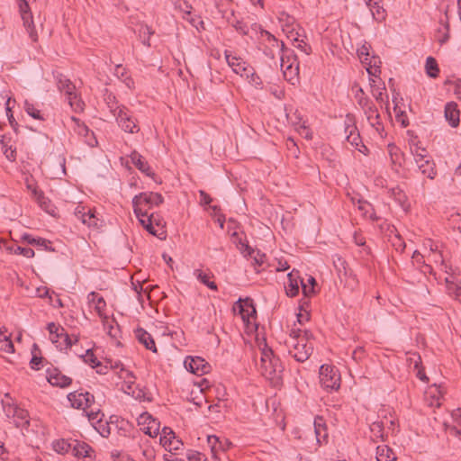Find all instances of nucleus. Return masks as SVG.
Returning a JSON list of instances; mask_svg holds the SVG:
<instances>
[{
  "label": "nucleus",
  "mask_w": 461,
  "mask_h": 461,
  "mask_svg": "<svg viewBox=\"0 0 461 461\" xmlns=\"http://www.w3.org/2000/svg\"><path fill=\"white\" fill-rule=\"evenodd\" d=\"M135 336L139 342L142 344L147 349L152 352H157V347L152 336L142 328H137L134 331Z\"/></svg>",
  "instance_id": "16"
},
{
  "label": "nucleus",
  "mask_w": 461,
  "mask_h": 461,
  "mask_svg": "<svg viewBox=\"0 0 461 461\" xmlns=\"http://www.w3.org/2000/svg\"><path fill=\"white\" fill-rule=\"evenodd\" d=\"M84 395L83 391L78 392L75 391L73 393H68V399L70 402L72 407L76 409L84 410Z\"/></svg>",
  "instance_id": "29"
},
{
  "label": "nucleus",
  "mask_w": 461,
  "mask_h": 461,
  "mask_svg": "<svg viewBox=\"0 0 461 461\" xmlns=\"http://www.w3.org/2000/svg\"><path fill=\"white\" fill-rule=\"evenodd\" d=\"M393 103L394 104L393 110L396 113V119L398 122H401V124L402 127H407L409 125V121L406 117V113L404 111H397L398 109V104H397V97L395 95L393 96Z\"/></svg>",
  "instance_id": "37"
},
{
  "label": "nucleus",
  "mask_w": 461,
  "mask_h": 461,
  "mask_svg": "<svg viewBox=\"0 0 461 461\" xmlns=\"http://www.w3.org/2000/svg\"><path fill=\"white\" fill-rule=\"evenodd\" d=\"M97 424H98V427L95 428L97 429V431L100 433V435L102 437L107 438L111 433L109 424L107 422L104 423L103 420H101Z\"/></svg>",
  "instance_id": "46"
},
{
  "label": "nucleus",
  "mask_w": 461,
  "mask_h": 461,
  "mask_svg": "<svg viewBox=\"0 0 461 461\" xmlns=\"http://www.w3.org/2000/svg\"><path fill=\"white\" fill-rule=\"evenodd\" d=\"M47 380L54 386H59L60 388H64L68 386L72 383V379L65 375H63L58 368H48L47 371Z\"/></svg>",
  "instance_id": "12"
},
{
  "label": "nucleus",
  "mask_w": 461,
  "mask_h": 461,
  "mask_svg": "<svg viewBox=\"0 0 461 461\" xmlns=\"http://www.w3.org/2000/svg\"><path fill=\"white\" fill-rule=\"evenodd\" d=\"M18 1H19V9H20L21 16L23 21V25H24L30 38L33 41H37L38 34H37V32L35 31L32 16L30 12L29 0H18Z\"/></svg>",
  "instance_id": "9"
},
{
  "label": "nucleus",
  "mask_w": 461,
  "mask_h": 461,
  "mask_svg": "<svg viewBox=\"0 0 461 461\" xmlns=\"http://www.w3.org/2000/svg\"><path fill=\"white\" fill-rule=\"evenodd\" d=\"M58 87L60 91H63L68 96V103L75 112L83 110L84 103L78 99L75 90L76 86L68 78H59L58 82Z\"/></svg>",
  "instance_id": "8"
},
{
  "label": "nucleus",
  "mask_w": 461,
  "mask_h": 461,
  "mask_svg": "<svg viewBox=\"0 0 461 461\" xmlns=\"http://www.w3.org/2000/svg\"><path fill=\"white\" fill-rule=\"evenodd\" d=\"M185 457L187 461H206L205 455L194 449H188Z\"/></svg>",
  "instance_id": "43"
},
{
  "label": "nucleus",
  "mask_w": 461,
  "mask_h": 461,
  "mask_svg": "<svg viewBox=\"0 0 461 461\" xmlns=\"http://www.w3.org/2000/svg\"><path fill=\"white\" fill-rule=\"evenodd\" d=\"M233 27L236 29L237 32L246 35L249 32V28L247 24H245L242 21L237 20L233 24Z\"/></svg>",
  "instance_id": "53"
},
{
  "label": "nucleus",
  "mask_w": 461,
  "mask_h": 461,
  "mask_svg": "<svg viewBox=\"0 0 461 461\" xmlns=\"http://www.w3.org/2000/svg\"><path fill=\"white\" fill-rule=\"evenodd\" d=\"M302 290L303 294L305 297H310L311 295L314 294L315 288L313 286H310L307 284L303 283V281H301Z\"/></svg>",
  "instance_id": "55"
},
{
  "label": "nucleus",
  "mask_w": 461,
  "mask_h": 461,
  "mask_svg": "<svg viewBox=\"0 0 461 461\" xmlns=\"http://www.w3.org/2000/svg\"><path fill=\"white\" fill-rule=\"evenodd\" d=\"M314 432H315V435H316V440L318 442V444H321L323 441H326L327 438H328V434H327V429H326V425H325V421L323 420L322 417H316L314 419Z\"/></svg>",
  "instance_id": "21"
},
{
  "label": "nucleus",
  "mask_w": 461,
  "mask_h": 461,
  "mask_svg": "<svg viewBox=\"0 0 461 461\" xmlns=\"http://www.w3.org/2000/svg\"><path fill=\"white\" fill-rule=\"evenodd\" d=\"M294 41L298 42V44L296 45V48L300 49L306 55L310 54V52L312 51L311 46H309L308 44L303 42V41H299L298 39H295Z\"/></svg>",
  "instance_id": "59"
},
{
  "label": "nucleus",
  "mask_w": 461,
  "mask_h": 461,
  "mask_svg": "<svg viewBox=\"0 0 461 461\" xmlns=\"http://www.w3.org/2000/svg\"><path fill=\"white\" fill-rule=\"evenodd\" d=\"M24 110L25 112L34 119L43 120V117L41 114V112L34 107V105L28 101L24 102Z\"/></svg>",
  "instance_id": "41"
},
{
  "label": "nucleus",
  "mask_w": 461,
  "mask_h": 461,
  "mask_svg": "<svg viewBox=\"0 0 461 461\" xmlns=\"http://www.w3.org/2000/svg\"><path fill=\"white\" fill-rule=\"evenodd\" d=\"M43 361L44 358L42 357H38L32 353V357L30 362L31 367L35 370H40L42 366Z\"/></svg>",
  "instance_id": "47"
},
{
  "label": "nucleus",
  "mask_w": 461,
  "mask_h": 461,
  "mask_svg": "<svg viewBox=\"0 0 461 461\" xmlns=\"http://www.w3.org/2000/svg\"><path fill=\"white\" fill-rule=\"evenodd\" d=\"M184 365L187 371L197 375L206 374L210 368L208 363L200 357H186Z\"/></svg>",
  "instance_id": "11"
},
{
  "label": "nucleus",
  "mask_w": 461,
  "mask_h": 461,
  "mask_svg": "<svg viewBox=\"0 0 461 461\" xmlns=\"http://www.w3.org/2000/svg\"><path fill=\"white\" fill-rule=\"evenodd\" d=\"M452 419L461 427V408H457L451 412Z\"/></svg>",
  "instance_id": "62"
},
{
  "label": "nucleus",
  "mask_w": 461,
  "mask_h": 461,
  "mask_svg": "<svg viewBox=\"0 0 461 461\" xmlns=\"http://www.w3.org/2000/svg\"><path fill=\"white\" fill-rule=\"evenodd\" d=\"M312 333L309 330H292L290 333L291 348L289 349V354L298 362H304L312 354L313 346L312 343L310 342L312 338Z\"/></svg>",
  "instance_id": "1"
},
{
  "label": "nucleus",
  "mask_w": 461,
  "mask_h": 461,
  "mask_svg": "<svg viewBox=\"0 0 461 461\" xmlns=\"http://www.w3.org/2000/svg\"><path fill=\"white\" fill-rule=\"evenodd\" d=\"M87 414V417H88V420L91 421V422H100L102 420V418L104 417V414L101 412L100 410H97V411H91L89 412L86 413Z\"/></svg>",
  "instance_id": "48"
},
{
  "label": "nucleus",
  "mask_w": 461,
  "mask_h": 461,
  "mask_svg": "<svg viewBox=\"0 0 461 461\" xmlns=\"http://www.w3.org/2000/svg\"><path fill=\"white\" fill-rule=\"evenodd\" d=\"M83 395H84V411L89 407H91V405L94 403L95 402V397L93 394H91L90 393L88 392H83Z\"/></svg>",
  "instance_id": "54"
},
{
  "label": "nucleus",
  "mask_w": 461,
  "mask_h": 461,
  "mask_svg": "<svg viewBox=\"0 0 461 461\" xmlns=\"http://www.w3.org/2000/svg\"><path fill=\"white\" fill-rule=\"evenodd\" d=\"M73 444L72 455L76 457H91V453L94 452L92 447L85 443L78 440H71Z\"/></svg>",
  "instance_id": "19"
},
{
  "label": "nucleus",
  "mask_w": 461,
  "mask_h": 461,
  "mask_svg": "<svg viewBox=\"0 0 461 461\" xmlns=\"http://www.w3.org/2000/svg\"><path fill=\"white\" fill-rule=\"evenodd\" d=\"M10 102H11V100L8 99L7 103H6V105H7V107H6V115L8 117V121H9V123L11 124V126L13 128H15V126H17V122H15V120L14 118V115H13V113H12L10 107H9Z\"/></svg>",
  "instance_id": "57"
},
{
  "label": "nucleus",
  "mask_w": 461,
  "mask_h": 461,
  "mask_svg": "<svg viewBox=\"0 0 461 461\" xmlns=\"http://www.w3.org/2000/svg\"><path fill=\"white\" fill-rule=\"evenodd\" d=\"M6 249L14 254L23 255L27 258H31L34 256V251L32 249L21 247L17 244L7 246Z\"/></svg>",
  "instance_id": "30"
},
{
  "label": "nucleus",
  "mask_w": 461,
  "mask_h": 461,
  "mask_svg": "<svg viewBox=\"0 0 461 461\" xmlns=\"http://www.w3.org/2000/svg\"><path fill=\"white\" fill-rule=\"evenodd\" d=\"M175 436V432L168 427H164L162 429V432L160 434V443L161 445H163L165 447H167V444H168V441H170L172 439V438H174Z\"/></svg>",
  "instance_id": "40"
},
{
  "label": "nucleus",
  "mask_w": 461,
  "mask_h": 461,
  "mask_svg": "<svg viewBox=\"0 0 461 461\" xmlns=\"http://www.w3.org/2000/svg\"><path fill=\"white\" fill-rule=\"evenodd\" d=\"M115 75L123 80L125 84L130 87L131 83L132 84V79L127 76L126 68H123L122 65H117L115 68Z\"/></svg>",
  "instance_id": "42"
},
{
  "label": "nucleus",
  "mask_w": 461,
  "mask_h": 461,
  "mask_svg": "<svg viewBox=\"0 0 461 461\" xmlns=\"http://www.w3.org/2000/svg\"><path fill=\"white\" fill-rule=\"evenodd\" d=\"M194 274L196 276V278L208 288L214 291L217 290L216 284L212 281H210V277L206 273H203L202 270L196 269L194 270Z\"/></svg>",
  "instance_id": "33"
},
{
  "label": "nucleus",
  "mask_w": 461,
  "mask_h": 461,
  "mask_svg": "<svg viewBox=\"0 0 461 461\" xmlns=\"http://www.w3.org/2000/svg\"><path fill=\"white\" fill-rule=\"evenodd\" d=\"M130 158L131 163L142 173L147 175L148 176H154V173L151 171L148 162L143 158V157L137 151H132L130 155Z\"/></svg>",
  "instance_id": "17"
},
{
  "label": "nucleus",
  "mask_w": 461,
  "mask_h": 461,
  "mask_svg": "<svg viewBox=\"0 0 461 461\" xmlns=\"http://www.w3.org/2000/svg\"><path fill=\"white\" fill-rule=\"evenodd\" d=\"M320 383L326 390H338L340 387V375L338 369L330 365H322L319 372Z\"/></svg>",
  "instance_id": "4"
},
{
  "label": "nucleus",
  "mask_w": 461,
  "mask_h": 461,
  "mask_svg": "<svg viewBox=\"0 0 461 461\" xmlns=\"http://www.w3.org/2000/svg\"><path fill=\"white\" fill-rule=\"evenodd\" d=\"M377 461H397L393 451L387 446H379L376 448Z\"/></svg>",
  "instance_id": "26"
},
{
  "label": "nucleus",
  "mask_w": 461,
  "mask_h": 461,
  "mask_svg": "<svg viewBox=\"0 0 461 461\" xmlns=\"http://www.w3.org/2000/svg\"><path fill=\"white\" fill-rule=\"evenodd\" d=\"M199 194H200V197H201V203L202 204L207 205V204L211 203V202L212 201L211 196L206 192H204L203 190L199 191Z\"/></svg>",
  "instance_id": "61"
},
{
  "label": "nucleus",
  "mask_w": 461,
  "mask_h": 461,
  "mask_svg": "<svg viewBox=\"0 0 461 461\" xmlns=\"http://www.w3.org/2000/svg\"><path fill=\"white\" fill-rule=\"evenodd\" d=\"M358 105L363 110L372 127L375 128L376 131L384 128L378 109L369 97L358 98Z\"/></svg>",
  "instance_id": "6"
},
{
  "label": "nucleus",
  "mask_w": 461,
  "mask_h": 461,
  "mask_svg": "<svg viewBox=\"0 0 461 461\" xmlns=\"http://www.w3.org/2000/svg\"><path fill=\"white\" fill-rule=\"evenodd\" d=\"M224 54L228 65L236 74H240L241 77L245 76L247 77H249V75H253L252 68L248 67L241 58L232 56L228 50H225Z\"/></svg>",
  "instance_id": "10"
},
{
  "label": "nucleus",
  "mask_w": 461,
  "mask_h": 461,
  "mask_svg": "<svg viewBox=\"0 0 461 461\" xmlns=\"http://www.w3.org/2000/svg\"><path fill=\"white\" fill-rule=\"evenodd\" d=\"M445 118L451 127L456 128L458 126L460 122L459 110L457 109V104L456 103L450 102L446 104Z\"/></svg>",
  "instance_id": "15"
},
{
  "label": "nucleus",
  "mask_w": 461,
  "mask_h": 461,
  "mask_svg": "<svg viewBox=\"0 0 461 461\" xmlns=\"http://www.w3.org/2000/svg\"><path fill=\"white\" fill-rule=\"evenodd\" d=\"M114 116L119 127H121V129L125 132L136 133L140 131V127L129 113L126 107H116L114 109Z\"/></svg>",
  "instance_id": "7"
},
{
  "label": "nucleus",
  "mask_w": 461,
  "mask_h": 461,
  "mask_svg": "<svg viewBox=\"0 0 461 461\" xmlns=\"http://www.w3.org/2000/svg\"><path fill=\"white\" fill-rule=\"evenodd\" d=\"M352 90L355 91V98L357 99V103H358V98L367 97L365 95V92H364L363 88L358 84H357V83L354 84V86L352 87Z\"/></svg>",
  "instance_id": "56"
},
{
  "label": "nucleus",
  "mask_w": 461,
  "mask_h": 461,
  "mask_svg": "<svg viewBox=\"0 0 461 461\" xmlns=\"http://www.w3.org/2000/svg\"><path fill=\"white\" fill-rule=\"evenodd\" d=\"M370 86L372 88V95L375 97V99L378 102L383 104L384 103V92L385 91V86L383 83V86H376L375 81L374 79H370Z\"/></svg>",
  "instance_id": "36"
},
{
  "label": "nucleus",
  "mask_w": 461,
  "mask_h": 461,
  "mask_svg": "<svg viewBox=\"0 0 461 461\" xmlns=\"http://www.w3.org/2000/svg\"><path fill=\"white\" fill-rule=\"evenodd\" d=\"M182 446H183L182 440L176 438V435H175L174 438H172V439L170 441H168L167 447L169 448V451H172V450L176 451V450L180 449Z\"/></svg>",
  "instance_id": "51"
},
{
  "label": "nucleus",
  "mask_w": 461,
  "mask_h": 461,
  "mask_svg": "<svg viewBox=\"0 0 461 461\" xmlns=\"http://www.w3.org/2000/svg\"><path fill=\"white\" fill-rule=\"evenodd\" d=\"M301 281L303 280L300 278L299 272L294 269L287 275V284L285 285L287 296L294 297L298 295L300 291L299 283Z\"/></svg>",
  "instance_id": "13"
},
{
  "label": "nucleus",
  "mask_w": 461,
  "mask_h": 461,
  "mask_svg": "<svg viewBox=\"0 0 461 461\" xmlns=\"http://www.w3.org/2000/svg\"><path fill=\"white\" fill-rule=\"evenodd\" d=\"M426 71L429 77H437L438 74V67L437 61L432 57H428L426 59Z\"/></svg>",
  "instance_id": "35"
},
{
  "label": "nucleus",
  "mask_w": 461,
  "mask_h": 461,
  "mask_svg": "<svg viewBox=\"0 0 461 461\" xmlns=\"http://www.w3.org/2000/svg\"><path fill=\"white\" fill-rule=\"evenodd\" d=\"M3 409L6 417L15 419V415L17 414L20 407L15 404L3 402Z\"/></svg>",
  "instance_id": "45"
},
{
  "label": "nucleus",
  "mask_w": 461,
  "mask_h": 461,
  "mask_svg": "<svg viewBox=\"0 0 461 461\" xmlns=\"http://www.w3.org/2000/svg\"><path fill=\"white\" fill-rule=\"evenodd\" d=\"M106 102H107V104L110 108V111L114 114V109L116 107H119L118 105H116V102H115V96L113 95H108L107 98H106Z\"/></svg>",
  "instance_id": "60"
},
{
  "label": "nucleus",
  "mask_w": 461,
  "mask_h": 461,
  "mask_svg": "<svg viewBox=\"0 0 461 461\" xmlns=\"http://www.w3.org/2000/svg\"><path fill=\"white\" fill-rule=\"evenodd\" d=\"M366 5L371 11L375 20L382 22L385 19V10L380 5V0H366Z\"/></svg>",
  "instance_id": "20"
},
{
  "label": "nucleus",
  "mask_w": 461,
  "mask_h": 461,
  "mask_svg": "<svg viewBox=\"0 0 461 461\" xmlns=\"http://www.w3.org/2000/svg\"><path fill=\"white\" fill-rule=\"evenodd\" d=\"M87 301L90 305L95 307V310L99 316H101L106 307V303L104 297L96 292H91L87 294Z\"/></svg>",
  "instance_id": "22"
},
{
  "label": "nucleus",
  "mask_w": 461,
  "mask_h": 461,
  "mask_svg": "<svg viewBox=\"0 0 461 461\" xmlns=\"http://www.w3.org/2000/svg\"><path fill=\"white\" fill-rule=\"evenodd\" d=\"M86 208L83 207V206H77L76 209H75V216L80 220L82 221V220L84 219V217H86Z\"/></svg>",
  "instance_id": "63"
},
{
  "label": "nucleus",
  "mask_w": 461,
  "mask_h": 461,
  "mask_svg": "<svg viewBox=\"0 0 461 461\" xmlns=\"http://www.w3.org/2000/svg\"><path fill=\"white\" fill-rule=\"evenodd\" d=\"M47 329L51 336H53L58 331H60V335L64 337L65 348H71L72 345L77 341V339L73 341L68 334L65 331L64 328L57 326L54 322L49 323Z\"/></svg>",
  "instance_id": "23"
},
{
  "label": "nucleus",
  "mask_w": 461,
  "mask_h": 461,
  "mask_svg": "<svg viewBox=\"0 0 461 461\" xmlns=\"http://www.w3.org/2000/svg\"><path fill=\"white\" fill-rule=\"evenodd\" d=\"M140 420L143 424H147V427L143 429L146 434L152 438L157 437L158 435L160 427L159 422L156 419H154L150 414L145 412L140 415Z\"/></svg>",
  "instance_id": "14"
},
{
  "label": "nucleus",
  "mask_w": 461,
  "mask_h": 461,
  "mask_svg": "<svg viewBox=\"0 0 461 461\" xmlns=\"http://www.w3.org/2000/svg\"><path fill=\"white\" fill-rule=\"evenodd\" d=\"M238 248H239L240 253L245 258H250L257 252V250H255L253 248H251L248 243L242 241L241 239L239 240Z\"/></svg>",
  "instance_id": "38"
},
{
  "label": "nucleus",
  "mask_w": 461,
  "mask_h": 461,
  "mask_svg": "<svg viewBox=\"0 0 461 461\" xmlns=\"http://www.w3.org/2000/svg\"><path fill=\"white\" fill-rule=\"evenodd\" d=\"M0 145L4 149V154L9 161H14L16 159V149H13L12 146L7 147L5 140H0Z\"/></svg>",
  "instance_id": "44"
},
{
  "label": "nucleus",
  "mask_w": 461,
  "mask_h": 461,
  "mask_svg": "<svg viewBox=\"0 0 461 461\" xmlns=\"http://www.w3.org/2000/svg\"><path fill=\"white\" fill-rule=\"evenodd\" d=\"M300 134L303 135L305 139L311 140L312 139V133L308 130V128L305 125H301L299 129Z\"/></svg>",
  "instance_id": "64"
},
{
  "label": "nucleus",
  "mask_w": 461,
  "mask_h": 461,
  "mask_svg": "<svg viewBox=\"0 0 461 461\" xmlns=\"http://www.w3.org/2000/svg\"><path fill=\"white\" fill-rule=\"evenodd\" d=\"M448 291L451 294H454L456 298L461 301V284H450L448 285Z\"/></svg>",
  "instance_id": "52"
},
{
  "label": "nucleus",
  "mask_w": 461,
  "mask_h": 461,
  "mask_svg": "<svg viewBox=\"0 0 461 461\" xmlns=\"http://www.w3.org/2000/svg\"><path fill=\"white\" fill-rule=\"evenodd\" d=\"M71 120L75 122L77 127V133L86 138V141L89 146L94 147L95 145L97 144V140L94 136V132L91 131L86 125H85L83 122H80L79 119L76 117H71Z\"/></svg>",
  "instance_id": "18"
},
{
  "label": "nucleus",
  "mask_w": 461,
  "mask_h": 461,
  "mask_svg": "<svg viewBox=\"0 0 461 461\" xmlns=\"http://www.w3.org/2000/svg\"><path fill=\"white\" fill-rule=\"evenodd\" d=\"M207 442L211 447L213 457H216L218 449H221L223 451L225 450L222 441H221L220 438L214 435L208 436Z\"/></svg>",
  "instance_id": "32"
},
{
  "label": "nucleus",
  "mask_w": 461,
  "mask_h": 461,
  "mask_svg": "<svg viewBox=\"0 0 461 461\" xmlns=\"http://www.w3.org/2000/svg\"><path fill=\"white\" fill-rule=\"evenodd\" d=\"M420 362L416 361L414 365L415 369H417V377L423 382H428L429 378L424 373V371L420 368Z\"/></svg>",
  "instance_id": "58"
},
{
  "label": "nucleus",
  "mask_w": 461,
  "mask_h": 461,
  "mask_svg": "<svg viewBox=\"0 0 461 461\" xmlns=\"http://www.w3.org/2000/svg\"><path fill=\"white\" fill-rule=\"evenodd\" d=\"M163 202L164 198L158 193H140L132 198L134 213L137 218H140V216H148L149 210L160 205Z\"/></svg>",
  "instance_id": "2"
},
{
  "label": "nucleus",
  "mask_w": 461,
  "mask_h": 461,
  "mask_svg": "<svg viewBox=\"0 0 461 461\" xmlns=\"http://www.w3.org/2000/svg\"><path fill=\"white\" fill-rule=\"evenodd\" d=\"M347 135V140L354 146L356 149H357L359 151L362 152V149L358 148L359 144L361 143V138L358 132H356V127L355 126H347L345 130Z\"/></svg>",
  "instance_id": "28"
},
{
  "label": "nucleus",
  "mask_w": 461,
  "mask_h": 461,
  "mask_svg": "<svg viewBox=\"0 0 461 461\" xmlns=\"http://www.w3.org/2000/svg\"><path fill=\"white\" fill-rule=\"evenodd\" d=\"M72 439H59L55 440L52 444L53 449L59 454L71 453L73 449Z\"/></svg>",
  "instance_id": "27"
},
{
  "label": "nucleus",
  "mask_w": 461,
  "mask_h": 461,
  "mask_svg": "<svg viewBox=\"0 0 461 461\" xmlns=\"http://www.w3.org/2000/svg\"><path fill=\"white\" fill-rule=\"evenodd\" d=\"M426 149L415 144V149L411 148V154L414 156L415 162L420 172L429 177L434 179L437 172L435 163L427 158Z\"/></svg>",
  "instance_id": "5"
},
{
  "label": "nucleus",
  "mask_w": 461,
  "mask_h": 461,
  "mask_svg": "<svg viewBox=\"0 0 461 461\" xmlns=\"http://www.w3.org/2000/svg\"><path fill=\"white\" fill-rule=\"evenodd\" d=\"M370 429L373 434V439L384 440V423L383 421H375L370 425Z\"/></svg>",
  "instance_id": "34"
},
{
  "label": "nucleus",
  "mask_w": 461,
  "mask_h": 461,
  "mask_svg": "<svg viewBox=\"0 0 461 461\" xmlns=\"http://www.w3.org/2000/svg\"><path fill=\"white\" fill-rule=\"evenodd\" d=\"M33 194L40 207L46 212L52 214L54 210L51 201L44 195L43 192L34 189Z\"/></svg>",
  "instance_id": "24"
},
{
  "label": "nucleus",
  "mask_w": 461,
  "mask_h": 461,
  "mask_svg": "<svg viewBox=\"0 0 461 461\" xmlns=\"http://www.w3.org/2000/svg\"><path fill=\"white\" fill-rule=\"evenodd\" d=\"M14 425L17 428H21L22 430H28V427L30 426L29 413L26 410L20 408L17 414L15 415V419H14Z\"/></svg>",
  "instance_id": "25"
},
{
  "label": "nucleus",
  "mask_w": 461,
  "mask_h": 461,
  "mask_svg": "<svg viewBox=\"0 0 461 461\" xmlns=\"http://www.w3.org/2000/svg\"><path fill=\"white\" fill-rule=\"evenodd\" d=\"M84 361L86 364H89L92 367H97L98 366H101V362L97 359V357L95 356L92 349H87L86 351V354L82 356Z\"/></svg>",
  "instance_id": "39"
},
{
  "label": "nucleus",
  "mask_w": 461,
  "mask_h": 461,
  "mask_svg": "<svg viewBox=\"0 0 461 461\" xmlns=\"http://www.w3.org/2000/svg\"><path fill=\"white\" fill-rule=\"evenodd\" d=\"M51 341L54 344H57V347L61 350L65 348L64 337L60 335V331H58L53 336H51Z\"/></svg>",
  "instance_id": "49"
},
{
  "label": "nucleus",
  "mask_w": 461,
  "mask_h": 461,
  "mask_svg": "<svg viewBox=\"0 0 461 461\" xmlns=\"http://www.w3.org/2000/svg\"><path fill=\"white\" fill-rule=\"evenodd\" d=\"M253 260V264L258 267H261L266 258V255L261 253L259 250H257V252L250 258Z\"/></svg>",
  "instance_id": "50"
},
{
  "label": "nucleus",
  "mask_w": 461,
  "mask_h": 461,
  "mask_svg": "<svg viewBox=\"0 0 461 461\" xmlns=\"http://www.w3.org/2000/svg\"><path fill=\"white\" fill-rule=\"evenodd\" d=\"M260 362L262 375L267 378L272 379L285 370L280 358L274 355L273 350L267 344L261 348Z\"/></svg>",
  "instance_id": "3"
},
{
  "label": "nucleus",
  "mask_w": 461,
  "mask_h": 461,
  "mask_svg": "<svg viewBox=\"0 0 461 461\" xmlns=\"http://www.w3.org/2000/svg\"><path fill=\"white\" fill-rule=\"evenodd\" d=\"M140 224L144 227V229L149 231V233L157 236V230H155L153 226V221H154V213H149L148 216H140V218H138Z\"/></svg>",
  "instance_id": "31"
}]
</instances>
